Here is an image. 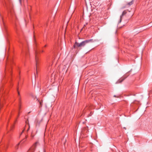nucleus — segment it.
<instances>
[{
	"label": "nucleus",
	"instance_id": "2eb2a0df",
	"mask_svg": "<svg viewBox=\"0 0 152 152\" xmlns=\"http://www.w3.org/2000/svg\"><path fill=\"white\" fill-rule=\"evenodd\" d=\"M19 113H18V116H19Z\"/></svg>",
	"mask_w": 152,
	"mask_h": 152
},
{
	"label": "nucleus",
	"instance_id": "f257e3e1",
	"mask_svg": "<svg viewBox=\"0 0 152 152\" xmlns=\"http://www.w3.org/2000/svg\"><path fill=\"white\" fill-rule=\"evenodd\" d=\"M93 42V39H90L88 40H86L83 41H82L80 43L76 42L73 46V47L74 48H75L76 47H82L84 46L86 44L90 42Z\"/></svg>",
	"mask_w": 152,
	"mask_h": 152
},
{
	"label": "nucleus",
	"instance_id": "423d86ee",
	"mask_svg": "<svg viewBox=\"0 0 152 152\" xmlns=\"http://www.w3.org/2000/svg\"><path fill=\"white\" fill-rule=\"evenodd\" d=\"M35 61L36 62V67L37 68V64H38V59L37 55H36L35 56Z\"/></svg>",
	"mask_w": 152,
	"mask_h": 152
},
{
	"label": "nucleus",
	"instance_id": "20e7f679",
	"mask_svg": "<svg viewBox=\"0 0 152 152\" xmlns=\"http://www.w3.org/2000/svg\"><path fill=\"white\" fill-rule=\"evenodd\" d=\"M28 136L27 135H26L25 137V138L23 139L22 141H21L20 143L21 144H23L25 143V142L26 140V139L28 137Z\"/></svg>",
	"mask_w": 152,
	"mask_h": 152
},
{
	"label": "nucleus",
	"instance_id": "7ed1b4c3",
	"mask_svg": "<svg viewBox=\"0 0 152 152\" xmlns=\"http://www.w3.org/2000/svg\"><path fill=\"white\" fill-rule=\"evenodd\" d=\"M38 143V142H35L33 145L29 149L27 152H34L35 150L36 147Z\"/></svg>",
	"mask_w": 152,
	"mask_h": 152
},
{
	"label": "nucleus",
	"instance_id": "dca6fc26",
	"mask_svg": "<svg viewBox=\"0 0 152 152\" xmlns=\"http://www.w3.org/2000/svg\"><path fill=\"white\" fill-rule=\"evenodd\" d=\"M18 95H19L20 94H19V92H18Z\"/></svg>",
	"mask_w": 152,
	"mask_h": 152
},
{
	"label": "nucleus",
	"instance_id": "39448f33",
	"mask_svg": "<svg viewBox=\"0 0 152 152\" xmlns=\"http://www.w3.org/2000/svg\"><path fill=\"white\" fill-rule=\"evenodd\" d=\"M126 13V12L125 11H124V12H123V13H122V15H121L120 16V21H119L118 23H120L121 22V18H122V17Z\"/></svg>",
	"mask_w": 152,
	"mask_h": 152
},
{
	"label": "nucleus",
	"instance_id": "6e6552de",
	"mask_svg": "<svg viewBox=\"0 0 152 152\" xmlns=\"http://www.w3.org/2000/svg\"><path fill=\"white\" fill-rule=\"evenodd\" d=\"M39 101V103L40 104V107L42 106V101Z\"/></svg>",
	"mask_w": 152,
	"mask_h": 152
},
{
	"label": "nucleus",
	"instance_id": "1a4fd4ad",
	"mask_svg": "<svg viewBox=\"0 0 152 152\" xmlns=\"http://www.w3.org/2000/svg\"><path fill=\"white\" fill-rule=\"evenodd\" d=\"M20 144V143H18V144L16 146H15V148L16 149H18V145H19Z\"/></svg>",
	"mask_w": 152,
	"mask_h": 152
},
{
	"label": "nucleus",
	"instance_id": "f03ea898",
	"mask_svg": "<svg viewBox=\"0 0 152 152\" xmlns=\"http://www.w3.org/2000/svg\"><path fill=\"white\" fill-rule=\"evenodd\" d=\"M28 120L26 121V123L27 124L26 125L24 129L23 130L22 132L20 134V136L22 134V133L24 131L26 130L27 132H28L29 130L30 129V126L29 124L28 123Z\"/></svg>",
	"mask_w": 152,
	"mask_h": 152
},
{
	"label": "nucleus",
	"instance_id": "4468645a",
	"mask_svg": "<svg viewBox=\"0 0 152 152\" xmlns=\"http://www.w3.org/2000/svg\"><path fill=\"white\" fill-rule=\"evenodd\" d=\"M20 101H20V99H19V103H20Z\"/></svg>",
	"mask_w": 152,
	"mask_h": 152
},
{
	"label": "nucleus",
	"instance_id": "0eeeda50",
	"mask_svg": "<svg viewBox=\"0 0 152 152\" xmlns=\"http://www.w3.org/2000/svg\"><path fill=\"white\" fill-rule=\"evenodd\" d=\"M124 79H123L122 80H119L117 82V83H120L121 82L124 80Z\"/></svg>",
	"mask_w": 152,
	"mask_h": 152
},
{
	"label": "nucleus",
	"instance_id": "9d476101",
	"mask_svg": "<svg viewBox=\"0 0 152 152\" xmlns=\"http://www.w3.org/2000/svg\"><path fill=\"white\" fill-rule=\"evenodd\" d=\"M23 1V0H19V2L20 4H21Z\"/></svg>",
	"mask_w": 152,
	"mask_h": 152
},
{
	"label": "nucleus",
	"instance_id": "9b49d317",
	"mask_svg": "<svg viewBox=\"0 0 152 152\" xmlns=\"http://www.w3.org/2000/svg\"><path fill=\"white\" fill-rule=\"evenodd\" d=\"M132 4V2H129V5H131Z\"/></svg>",
	"mask_w": 152,
	"mask_h": 152
},
{
	"label": "nucleus",
	"instance_id": "ddd939ff",
	"mask_svg": "<svg viewBox=\"0 0 152 152\" xmlns=\"http://www.w3.org/2000/svg\"><path fill=\"white\" fill-rule=\"evenodd\" d=\"M114 97H118V96H116V95H114Z\"/></svg>",
	"mask_w": 152,
	"mask_h": 152
},
{
	"label": "nucleus",
	"instance_id": "f3484780",
	"mask_svg": "<svg viewBox=\"0 0 152 152\" xmlns=\"http://www.w3.org/2000/svg\"><path fill=\"white\" fill-rule=\"evenodd\" d=\"M46 45H45V47H46Z\"/></svg>",
	"mask_w": 152,
	"mask_h": 152
},
{
	"label": "nucleus",
	"instance_id": "f8f14e48",
	"mask_svg": "<svg viewBox=\"0 0 152 152\" xmlns=\"http://www.w3.org/2000/svg\"><path fill=\"white\" fill-rule=\"evenodd\" d=\"M20 104H19V110H20Z\"/></svg>",
	"mask_w": 152,
	"mask_h": 152
},
{
	"label": "nucleus",
	"instance_id": "a211bd4d",
	"mask_svg": "<svg viewBox=\"0 0 152 152\" xmlns=\"http://www.w3.org/2000/svg\"><path fill=\"white\" fill-rule=\"evenodd\" d=\"M44 152H45L44 150Z\"/></svg>",
	"mask_w": 152,
	"mask_h": 152
}]
</instances>
